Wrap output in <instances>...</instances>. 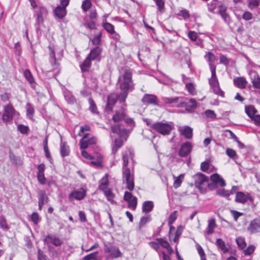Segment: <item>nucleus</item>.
Here are the masks:
<instances>
[{"label": "nucleus", "mask_w": 260, "mask_h": 260, "mask_svg": "<svg viewBox=\"0 0 260 260\" xmlns=\"http://www.w3.org/2000/svg\"><path fill=\"white\" fill-rule=\"evenodd\" d=\"M44 241L47 243H51L55 246H59L63 243L59 238L51 235H47L44 239Z\"/></svg>", "instance_id": "4468645a"}, {"label": "nucleus", "mask_w": 260, "mask_h": 260, "mask_svg": "<svg viewBox=\"0 0 260 260\" xmlns=\"http://www.w3.org/2000/svg\"><path fill=\"white\" fill-rule=\"evenodd\" d=\"M173 177L174 178L173 186L175 188H177L181 186L184 178V174H181L177 177L174 176Z\"/></svg>", "instance_id": "72a5a7b5"}, {"label": "nucleus", "mask_w": 260, "mask_h": 260, "mask_svg": "<svg viewBox=\"0 0 260 260\" xmlns=\"http://www.w3.org/2000/svg\"><path fill=\"white\" fill-rule=\"evenodd\" d=\"M183 230V228L182 225H179L177 227V230L175 233V237L173 238H172L174 242H178L180 236L182 234Z\"/></svg>", "instance_id": "a19ab883"}, {"label": "nucleus", "mask_w": 260, "mask_h": 260, "mask_svg": "<svg viewBox=\"0 0 260 260\" xmlns=\"http://www.w3.org/2000/svg\"><path fill=\"white\" fill-rule=\"evenodd\" d=\"M236 242L238 248L240 249H244L246 247V243L245 238L243 237H238L236 239Z\"/></svg>", "instance_id": "58836bf2"}, {"label": "nucleus", "mask_w": 260, "mask_h": 260, "mask_svg": "<svg viewBox=\"0 0 260 260\" xmlns=\"http://www.w3.org/2000/svg\"><path fill=\"white\" fill-rule=\"evenodd\" d=\"M183 98L175 97V98H162V101L165 104H171L173 103H177L179 102V100L182 99Z\"/></svg>", "instance_id": "ea45409f"}, {"label": "nucleus", "mask_w": 260, "mask_h": 260, "mask_svg": "<svg viewBox=\"0 0 260 260\" xmlns=\"http://www.w3.org/2000/svg\"><path fill=\"white\" fill-rule=\"evenodd\" d=\"M234 84L240 88H245L247 84L246 79L242 77H238L234 80Z\"/></svg>", "instance_id": "cd10ccee"}, {"label": "nucleus", "mask_w": 260, "mask_h": 260, "mask_svg": "<svg viewBox=\"0 0 260 260\" xmlns=\"http://www.w3.org/2000/svg\"><path fill=\"white\" fill-rule=\"evenodd\" d=\"M124 200L128 203V207L135 210L137 205V199L134 197L132 194L128 191H125L124 195Z\"/></svg>", "instance_id": "423d86ee"}, {"label": "nucleus", "mask_w": 260, "mask_h": 260, "mask_svg": "<svg viewBox=\"0 0 260 260\" xmlns=\"http://www.w3.org/2000/svg\"><path fill=\"white\" fill-rule=\"evenodd\" d=\"M117 100L119 101L118 95H116V94H111L109 95L107 99L106 110L107 111H111L112 109L113 106L115 104Z\"/></svg>", "instance_id": "2eb2a0df"}, {"label": "nucleus", "mask_w": 260, "mask_h": 260, "mask_svg": "<svg viewBox=\"0 0 260 260\" xmlns=\"http://www.w3.org/2000/svg\"><path fill=\"white\" fill-rule=\"evenodd\" d=\"M55 15L59 18L62 19L67 14L66 8L58 6L54 10Z\"/></svg>", "instance_id": "b1692460"}, {"label": "nucleus", "mask_w": 260, "mask_h": 260, "mask_svg": "<svg viewBox=\"0 0 260 260\" xmlns=\"http://www.w3.org/2000/svg\"><path fill=\"white\" fill-rule=\"evenodd\" d=\"M17 128L18 130L22 134H27L29 131L28 127L23 124L18 125Z\"/></svg>", "instance_id": "6e6d98bb"}, {"label": "nucleus", "mask_w": 260, "mask_h": 260, "mask_svg": "<svg viewBox=\"0 0 260 260\" xmlns=\"http://www.w3.org/2000/svg\"><path fill=\"white\" fill-rule=\"evenodd\" d=\"M216 227L215 220L214 218L208 220V224L207 228L206 233L208 235L211 234L213 233L214 229Z\"/></svg>", "instance_id": "2f4dec72"}, {"label": "nucleus", "mask_w": 260, "mask_h": 260, "mask_svg": "<svg viewBox=\"0 0 260 260\" xmlns=\"http://www.w3.org/2000/svg\"><path fill=\"white\" fill-rule=\"evenodd\" d=\"M226 154L231 158L236 159L237 158V153L235 150L231 148H226Z\"/></svg>", "instance_id": "a18cd8bd"}, {"label": "nucleus", "mask_w": 260, "mask_h": 260, "mask_svg": "<svg viewBox=\"0 0 260 260\" xmlns=\"http://www.w3.org/2000/svg\"><path fill=\"white\" fill-rule=\"evenodd\" d=\"M122 178L123 180L126 183V188L130 191L133 190L134 188V174L128 167V166L123 165L122 168Z\"/></svg>", "instance_id": "20e7f679"}, {"label": "nucleus", "mask_w": 260, "mask_h": 260, "mask_svg": "<svg viewBox=\"0 0 260 260\" xmlns=\"http://www.w3.org/2000/svg\"><path fill=\"white\" fill-rule=\"evenodd\" d=\"M151 220L150 215H148L142 217L139 222V226L140 228L143 227L146 223L150 221Z\"/></svg>", "instance_id": "8fccbe9b"}, {"label": "nucleus", "mask_w": 260, "mask_h": 260, "mask_svg": "<svg viewBox=\"0 0 260 260\" xmlns=\"http://www.w3.org/2000/svg\"><path fill=\"white\" fill-rule=\"evenodd\" d=\"M0 226L1 227L5 230H8L9 226L7 223L6 219L3 216H0Z\"/></svg>", "instance_id": "4d7b16f0"}, {"label": "nucleus", "mask_w": 260, "mask_h": 260, "mask_svg": "<svg viewBox=\"0 0 260 260\" xmlns=\"http://www.w3.org/2000/svg\"><path fill=\"white\" fill-rule=\"evenodd\" d=\"M183 17L184 20H186L190 17L189 11L186 9H182L180 11L179 13L178 14Z\"/></svg>", "instance_id": "603ef678"}, {"label": "nucleus", "mask_w": 260, "mask_h": 260, "mask_svg": "<svg viewBox=\"0 0 260 260\" xmlns=\"http://www.w3.org/2000/svg\"><path fill=\"white\" fill-rule=\"evenodd\" d=\"M107 251L109 252L111 255L113 257H118L121 255V252L119 249L116 246H111L107 247Z\"/></svg>", "instance_id": "a878e982"}, {"label": "nucleus", "mask_w": 260, "mask_h": 260, "mask_svg": "<svg viewBox=\"0 0 260 260\" xmlns=\"http://www.w3.org/2000/svg\"><path fill=\"white\" fill-rule=\"evenodd\" d=\"M48 197L44 190H40L39 192V202L41 204H45L47 202Z\"/></svg>", "instance_id": "37998d69"}, {"label": "nucleus", "mask_w": 260, "mask_h": 260, "mask_svg": "<svg viewBox=\"0 0 260 260\" xmlns=\"http://www.w3.org/2000/svg\"><path fill=\"white\" fill-rule=\"evenodd\" d=\"M89 103L90 105L89 110L93 113H97L98 109L97 107L93 101V100L91 98L89 99Z\"/></svg>", "instance_id": "3c124183"}, {"label": "nucleus", "mask_w": 260, "mask_h": 260, "mask_svg": "<svg viewBox=\"0 0 260 260\" xmlns=\"http://www.w3.org/2000/svg\"><path fill=\"white\" fill-rule=\"evenodd\" d=\"M177 218V211H173L170 215L168 219L169 225H172Z\"/></svg>", "instance_id": "09e8293b"}, {"label": "nucleus", "mask_w": 260, "mask_h": 260, "mask_svg": "<svg viewBox=\"0 0 260 260\" xmlns=\"http://www.w3.org/2000/svg\"><path fill=\"white\" fill-rule=\"evenodd\" d=\"M226 6L225 5L224 6H221L220 8V10H218L217 14L220 15L226 23L229 24L231 22V19L230 15L226 13Z\"/></svg>", "instance_id": "dca6fc26"}, {"label": "nucleus", "mask_w": 260, "mask_h": 260, "mask_svg": "<svg viewBox=\"0 0 260 260\" xmlns=\"http://www.w3.org/2000/svg\"><path fill=\"white\" fill-rule=\"evenodd\" d=\"M197 248L198 253L201 257V260H207L206 258L204 251L203 248H202V247L200 245L197 244Z\"/></svg>", "instance_id": "13d9d810"}, {"label": "nucleus", "mask_w": 260, "mask_h": 260, "mask_svg": "<svg viewBox=\"0 0 260 260\" xmlns=\"http://www.w3.org/2000/svg\"><path fill=\"white\" fill-rule=\"evenodd\" d=\"M91 60H92L87 56L83 62L80 65V68L82 72H86L88 71L91 66Z\"/></svg>", "instance_id": "c9c22d12"}, {"label": "nucleus", "mask_w": 260, "mask_h": 260, "mask_svg": "<svg viewBox=\"0 0 260 260\" xmlns=\"http://www.w3.org/2000/svg\"><path fill=\"white\" fill-rule=\"evenodd\" d=\"M85 196V191L82 188L78 190L73 191L69 196V199L70 201L74 200H81L84 198Z\"/></svg>", "instance_id": "1a4fd4ad"}, {"label": "nucleus", "mask_w": 260, "mask_h": 260, "mask_svg": "<svg viewBox=\"0 0 260 260\" xmlns=\"http://www.w3.org/2000/svg\"><path fill=\"white\" fill-rule=\"evenodd\" d=\"M157 97L153 94H145L142 99V101L144 104H150L157 105Z\"/></svg>", "instance_id": "aec40b11"}, {"label": "nucleus", "mask_w": 260, "mask_h": 260, "mask_svg": "<svg viewBox=\"0 0 260 260\" xmlns=\"http://www.w3.org/2000/svg\"><path fill=\"white\" fill-rule=\"evenodd\" d=\"M126 116V109L122 107L119 110L117 111L115 114L113 116L112 119L115 122L120 121L125 119Z\"/></svg>", "instance_id": "ddd939ff"}, {"label": "nucleus", "mask_w": 260, "mask_h": 260, "mask_svg": "<svg viewBox=\"0 0 260 260\" xmlns=\"http://www.w3.org/2000/svg\"><path fill=\"white\" fill-rule=\"evenodd\" d=\"M133 156L134 153L131 149L125 150L122 155L123 165L124 166H128L129 160H132Z\"/></svg>", "instance_id": "a211bd4d"}, {"label": "nucleus", "mask_w": 260, "mask_h": 260, "mask_svg": "<svg viewBox=\"0 0 260 260\" xmlns=\"http://www.w3.org/2000/svg\"><path fill=\"white\" fill-rule=\"evenodd\" d=\"M123 145V142L121 139H116L114 141V145L112 147V151L113 153H115L118 149L120 148Z\"/></svg>", "instance_id": "79ce46f5"}, {"label": "nucleus", "mask_w": 260, "mask_h": 260, "mask_svg": "<svg viewBox=\"0 0 260 260\" xmlns=\"http://www.w3.org/2000/svg\"><path fill=\"white\" fill-rule=\"evenodd\" d=\"M18 116V113L16 112L14 108L11 105H7L5 107V110L3 114V120L5 122L11 121L13 116Z\"/></svg>", "instance_id": "39448f33"}, {"label": "nucleus", "mask_w": 260, "mask_h": 260, "mask_svg": "<svg viewBox=\"0 0 260 260\" xmlns=\"http://www.w3.org/2000/svg\"><path fill=\"white\" fill-rule=\"evenodd\" d=\"M47 13V9L45 7H40L39 10L37 12V15L44 16Z\"/></svg>", "instance_id": "338daca9"}, {"label": "nucleus", "mask_w": 260, "mask_h": 260, "mask_svg": "<svg viewBox=\"0 0 260 260\" xmlns=\"http://www.w3.org/2000/svg\"><path fill=\"white\" fill-rule=\"evenodd\" d=\"M242 18L245 20L248 21L253 18V15L250 12L246 11L243 14Z\"/></svg>", "instance_id": "69168bd1"}, {"label": "nucleus", "mask_w": 260, "mask_h": 260, "mask_svg": "<svg viewBox=\"0 0 260 260\" xmlns=\"http://www.w3.org/2000/svg\"><path fill=\"white\" fill-rule=\"evenodd\" d=\"M247 230L250 234H256L260 232V220L257 219L252 220L247 228Z\"/></svg>", "instance_id": "9d476101"}, {"label": "nucleus", "mask_w": 260, "mask_h": 260, "mask_svg": "<svg viewBox=\"0 0 260 260\" xmlns=\"http://www.w3.org/2000/svg\"><path fill=\"white\" fill-rule=\"evenodd\" d=\"M195 186L199 189L201 192L205 191L206 186H209L208 183V178L204 174L198 173L193 176Z\"/></svg>", "instance_id": "7ed1b4c3"}, {"label": "nucleus", "mask_w": 260, "mask_h": 260, "mask_svg": "<svg viewBox=\"0 0 260 260\" xmlns=\"http://www.w3.org/2000/svg\"><path fill=\"white\" fill-rule=\"evenodd\" d=\"M102 26L110 35L115 34L114 26L111 23L107 22H104L103 23Z\"/></svg>", "instance_id": "473e14b6"}, {"label": "nucleus", "mask_w": 260, "mask_h": 260, "mask_svg": "<svg viewBox=\"0 0 260 260\" xmlns=\"http://www.w3.org/2000/svg\"><path fill=\"white\" fill-rule=\"evenodd\" d=\"M156 241L158 242L159 245L166 248L170 254H171L173 252V249L166 240L164 238H156Z\"/></svg>", "instance_id": "412c9836"}, {"label": "nucleus", "mask_w": 260, "mask_h": 260, "mask_svg": "<svg viewBox=\"0 0 260 260\" xmlns=\"http://www.w3.org/2000/svg\"><path fill=\"white\" fill-rule=\"evenodd\" d=\"M91 5L90 0H84L82 2L81 8L84 12H87L91 8Z\"/></svg>", "instance_id": "49530a36"}, {"label": "nucleus", "mask_w": 260, "mask_h": 260, "mask_svg": "<svg viewBox=\"0 0 260 260\" xmlns=\"http://www.w3.org/2000/svg\"><path fill=\"white\" fill-rule=\"evenodd\" d=\"M98 254V252H94L90 253V254L85 256L83 257V260H92V259H94L96 257Z\"/></svg>", "instance_id": "774afa93"}, {"label": "nucleus", "mask_w": 260, "mask_h": 260, "mask_svg": "<svg viewBox=\"0 0 260 260\" xmlns=\"http://www.w3.org/2000/svg\"><path fill=\"white\" fill-rule=\"evenodd\" d=\"M111 129L113 133L118 134L120 135H121V133L125 131V130H124V129H122V130L120 128V126L118 125H115L112 126Z\"/></svg>", "instance_id": "680f3d73"}, {"label": "nucleus", "mask_w": 260, "mask_h": 260, "mask_svg": "<svg viewBox=\"0 0 260 260\" xmlns=\"http://www.w3.org/2000/svg\"><path fill=\"white\" fill-rule=\"evenodd\" d=\"M88 134H85L84 137L80 140V144L81 149H86L88 147L89 144L87 140Z\"/></svg>", "instance_id": "c03bdc74"}, {"label": "nucleus", "mask_w": 260, "mask_h": 260, "mask_svg": "<svg viewBox=\"0 0 260 260\" xmlns=\"http://www.w3.org/2000/svg\"><path fill=\"white\" fill-rule=\"evenodd\" d=\"M251 82L254 88L260 89V76L256 72L251 77Z\"/></svg>", "instance_id": "c756f323"}, {"label": "nucleus", "mask_w": 260, "mask_h": 260, "mask_svg": "<svg viewBox=\"0 0 260 260\" xmlns=\"http://www.w3.org/2000/svg\"><path fill=\"white\" fill-rule=\"evenodd\" d=\"M37 179L41 184H45L46 183V178L44 174H37Z\"/></svg>", "instance_id": "e2e57ef3"}, {"label": "nucleus", "mask_w": 260, "mask_h": 260, "mask_svg": "<svg viewBox=\"0 0 260 260\" xmlns=\"http://www.w3.org/2000/svg\"><path fill=\"white\" fill-rule=\"evenodd\" d=\"M216 194L219 196L228 197L230 195L231 192L229 190L220 189L216 190Z\"/></svg>", "instance_id": "5fc2aeb1"}, {"label": "nucleus", "mask_w": 260, "mask_h": 260, "mask_svg": "<svg viewBox=\"0 0 260 260\" xmlns=\"http://www.w3.org/2000/svg\"><path fill=\"white\" fill-rule=\"evenodd\" d=\"M245 112L251 119L256 115L257 110L253 106H249L245 107Z\"/></svg>", "instance_id": "f704fd0d"}, {"label": "nucleus", "mask_w": 260, "mask_h": 260, "mask_svg": "<svg viewBox=\"0 0 260 260\" xmlns=\"http://www.w3.org/2000/svg\"><path fill=\"white\" fill-rule=\"evenodd\" d=\"M192 149L191 144L189 142H186L182 144L179 150V155L181 157L186 156Z\"/></svg>", "instance_id": "9b49d317"}, {"label": "nucleus", "mask_w": 260, "mask_h": 260, "mask_svg": "<svg viewBox=\"0 0 260 260\" xmlns=\"http://www.w3.org/2000/svg\"><path fill=\"white\" fill-rule=\"evenodd\" d=\"M101 51V48L99 46H96L90 51V53L88 54V56L92 60H98V61H100V54Z\"/></svg>", "instance_id": "f3484780"}, {"label": "nucleus", "mask_w": 260, "mask_h": 260, "mask_svg": "<svg viewBox=\"0 0 260 260\" xmlns=\"http://www.w3.org/2000/svg\"><path fill=\"white\" fill-rule=\"evenodd\" d=\"M109 184L108 175L105 174V176L100 180L99 188L101 190H104L108 188L107 185Z\"/></svg>", "instance_id": "bb28decb"}, {"label": "nucleus", "mask_w": 260, "mask_h": 260, "mask_svg": "<svg viewBox=\"0 0 260 260\" xmlns=\"http://www.w3.org/2000/svg\"><path fill=\"white\" fill-rule=\"evenodd\" d=\"M210 178L211 180L213 183L215 184H218L221 187H223L226 185L223 179L217 173L212 174Z\"/></svg>", "instance_id": "4be33fe9"}, {"label": "nucleus", "mask_w": 260, "mask_h": 260, "mask_svg": "<svg viewBox=\"0 0 260 260\" xmlns=\"http://www.w3.org/2000/svg\"><path fill=\"white\" fill-rule=\"evenodd\" d=\"M209 83L215 94L221 96H223L224 92L219 88L217 78H210L209 79Z\"/></svg>", "instance_id": "6e6552de"}, {"label": "nucleus", "mask_w": 260, "mask_h": 260, "mask_svg": "<svg viewBox=\"0 0 260 260\" xmlns=\"http://www.w3.org/2000/svg\"><path fill=\"white\" fill-rule=\"evenodd\" d=\"M64 98L69 104H73L76 102L75 97L70 92L64 93Z\"/></svg>", "instance_id": "de8ad7c7"}, {"label": "nucleus", "mask_w": 260, "mask_h": 260, "mask_svg": "<svg viewBox=\"0 0 260 260\" xmlns=\"http://www.w3.org/2000/svg\"><path fill=\"white\" fill-rule=\"evenodd\" d=\"M60 150L62 157H65L69 155L70 148L66 142H61Z\"/></svg>", "instance_id": "c85d7f7f"}, {"label": "nucleus", "mask_w": 260, "mask_h": 260, "mask_svg": "<svg viewBox=\"0 0 260 260\" xmlns=\"http://www.w3.org/2000/svg\"><path fill=\"white\" fill-rule=\"evenodd\" d=\"M118 84L121 92L118 94L120 103H124L129 92L134 89V84L132 81V73L131 70H125L123 74L118 78Z\"/></svg>", "instance_id": "f257e3e1"}, {"label": "nucleus", "mask_w": 260, "mask_h": 260, "mask_svg": "<svg viewBox=\"0 0 260 260\" xmlns=\"http://www.w3.org/2000/svg\"><path fill=\"white\" fill-rule=\"evenodd\" d=\"M216 244L224 253L229 251V249L226 247L224 241L221 239H217L216 241Z\"/></svg>", "instance_id": "e433bc0d"}, {"label": "nucleus", "mask_w": 260, "mask_h": 260, "mask_svg": "<svg viewBox=\"0 0 260 260\" xmlns=\"http://www.w3.org/2000/svg\"><path fill=\"white\" fill-rule=\"evenodd\" d=\"M23 75L26 80L31 84V87L35 83V79L28 70H25L23 72Z\"/></svg>", "instance_id": "4c0bfd02"}, {"label": "nucleus", "mask_w": 260, "mask_h": 260, "mask_svg": "<svg viewBox=\"0 0 260 260\" xmlns=\"http://www.w3.org/2000/svg\"><path fill=\"white\" fill-rule=\"evenodd\" d=\"M235 200L238 203L244 204L248 200L252 201V198L248 193H245L241 191H239L236 193Z\"/></svg>", "instance_id": "f8f14e48"}, {"label": "nucleus", "mask_w": 260, "mask_h": 260, "mask_svg": "<svg viewBox=\"0 0 260 260\" xmlns=\"http://www.w3.org/2000/svg\"><path fill=\"white\" fill-rule=\"evenodd\" d=\"M185 86H186V88L187 91H188V92L190 94H191L192 95L195 94L196 91L194 86L192 83H188L186 84Z\"/></svg>", "instance_id": "864d4df0"}, {"label": "nucleus", "mask_w": 260, "mask_h": 260, "mask_svg": "<svg viewBox=\"0 0 260 260\" xmlns=\"http://www.w3.org/2000/svg\"><path fill=\"white\" fill-rule=\"evenodd\" d=\"M26 115L27 116H32L34 113V109L30 104H26Z\"/></svg>", "instance_id": "0e129e2a"}, {"label": "nucleus", "mask_w": 260, "mask_h": 260, "mask_svg": "<svg viewBox=\"0 0 260 260\" xmlns=\"http://www.w3.org/2000/svg\"><path fill=\"white\" fill-rule=\"evenodd\" d=\"M205 114L207 117L213 119H215L216 117V115L215 113V112L211 110H207L206 111H205Z\"/></svg>", "instance_id": "052dcab7"}, {"label": "nucleus", "mask_w": 260, "mask_h": 260, "mask_svg": "<svg viewBox=\"0 0 260 260\" xmlns=\"http://www.w3.org/2000/svg\"><path fill=\"white\" fill-rule=\"evenodd\" d=\"M259 1L258 0H249L248 3V7L250 9H253L258 6Z\"/></svg>", "instance_id": "bf43d9fd"}, {"label": "nucleus", "mask_w": 260, "mask_h": 260, "mask_svg": "<svg viewBox=\"0 0 260 260\" xmlns=\"http://www.w3.org/2000/svg\"><path fill=\"white\" fill-rule=\"evenodd\" d=\"M180 134L184 136L186 139H190L192 137V129L188 126L179 128Z\"/></svg>", "instance_id": "6ab92c4d"}, {"label": "nucleus", "mask_w": 260, "mask_h": 260, "mask_svg": "<svg viewBox=\"0 0 260 260\" xmlns=\"http://www.w3.org/2000/svg\"><path fill=\"white\" fill-rule=\"evenodd\" d=\"M102 191L106 196L107 200L109 202H110L112 204H115L116 203L114 200L115 195L112 192L110 188H107Z\"/></svg>", "instance_id": "393cba45"}, {"label": "nucleus", "mask_w": 260, "mask_h": 260, "mask_svg": "<svg viewBox=\"0 0 260 260\" xmlns=\"http://www.w3.org/2000/svg\"><path fill=\"white\" fill-rule=\"evenodd\" d=\"M48 49L49 50V56H50V59L49 61L51 64V66L53 67V68H55L56 67H57L59 65V63L57 62L56 59L55 57V53L53 49V48L49 46Z\"/></svg>", "instance_id": "5701e85b"}, {"label": "nucleus", "mask_w": 260, "mask_h": 260, "mask_svg": "<svg viewBox=\"0 0 260 260\" xmlns=\"http://www.w3.org/2000/svg\"><path fill=\"white\" fill-rule=\"evenodd\" d=\"M150 127H151L154 131L162 135H168L172 130L173 125L172 122L163 123L161 122H157L152 123L150 125Z\"/></svg>", "instance_id": "f03ea898"}, {"label": "nucleus", "mask_w": 260, "mask_h": 260, "mask_svg": "<svg viewBox=\"0 0 260 260\" xmlns=\"http://www.w3.org/2000/svg\"><path fill=\"white\" fill-rule=\"evenodd\" d=\"M154 207L153 203L152 201H147L143 203L142 210L143 212L148 213L152 211Z\"/></svg>", "instance_id": "7c9ffc66"}, {"label": "nucleus", "mask_w": 260, "mask_h": 260, "mask_svg": "<svg viewBox=\"0 0 260 260\" xmlns=\"http://www.w3.org/2000/svg\"><path fill=\"white\" fill-rule=\"evenodd\" d=\"M221 6H224V5L218 0H212L207 4L208 11L213 14H217L218 10H220Z\"/></svg>", "instance_id": "0eeeda50"}]
</instances>
